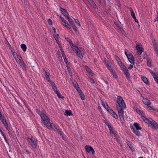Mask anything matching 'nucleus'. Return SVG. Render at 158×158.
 Masks as SVG:
<instances>
[{
    "mask_svg": "<svg viewBox=\"0 0 158 158\" xmlns=\"http://www.w3.org/2000/svg\"><path fill=\"white\" fill-rule=\"evenodd\" d=\"M117 102L118 103L117 108L118 111V115L121 123H124L123 110L126 107V106L122 97L120 96H118L117 98Z\"/></svg>",
    "mask_w": 158,
    "mask_h": 158,
    "instance_id": "1",
    "label": "nucleus"
},
{
    "mask_svg": "<svg viewBox=\"0 0 158 158\" xmlns=\"http://www.w3.org/2000/svg\"><path fill=\"white\" fill-rule=\"evenodd\" d=\"M13 57L16 62L21 66L22 69L24 71L26 70V65L23 60L20 54H17L16 53L13 52H12Z\"/></svg>",
    "mask_w": 158,
    "mask_h": 158,
    "instance_id": "2",
    "label": "nucleus"
},
{
    "mask_svg": "<svg viewBox=\"0 0 158 158\" xmlns=\"http://www.w3.org/2000/svg\"><path fill=\"white\" fill-rule=\"evenodd\" d=\"M70 45L73 50L76 52V53L77 56L81 59H82L83 56L80 50L73 43H71V44Z\"/></svg>",
    "mask_w": 158,
    "mask_h": 158,
    "instance_id": "3",
    "label": "nucleus"
},
{
    "mask_svg": "<svg viewBox=\"0 0 158 158\" xmlns=\"http://www.w3.org/2000/svg\"><path fill=\"white\" fill-rule=\"evenodd\" d=\"M127 50L125 49V54L129 62L132 64H134V59L132 54L130 52H127Z\"/></svg>",
    "mask_w": 158,
    "mask_h": 158,
    "instance_id": "4",
    "label": "nucleus"
},
{
    "mask_svg": "<svg viewBox=\"0 0 158 158\" xmlns=\"http://www.w3.org/2000/svg\"><path fill=\"white\" fill-rule=\"evenodd\" d=\"M28 141L30 145L33 148H36L37 143V140L33 137L28 138Z\"/></svg>",
    "mask_w": 158,
    "mask_h": 158,
    "instance_id": "5",
    "label": "nucleus"
},
{
    "mask_svg": "<svg viewBox=\"0 0 158 158\" xmlns=\"http://www.w3.org/2000/svg\"><path fill=\"white\" fill-rule=\"evenodd\" d=\"M46 126L49 129H52L54 130H55L56 131V132L58 133L59 134H60V132L55 125L52 123L51 124L50 122Z\"/></svg>",
    "mask_w": 158,
    "mask_h": 158,
    "instance_id": "6",
    "label": "nucleus"
},
{
    "mask_svg": "<svg viewBox=\"0 0 158 158\" xmlns=\"http://www.w3.org/2000/svg\"><path fill=\"white\" fill-rule=\"evenodd\" d=\"M40 117L42 120L43 123L46 126L49 123L50 119L45 114H43Z\"/></svg>",
    "mask_w": 158,
    "mask_h": 158,
    "instance_id": "7",
    "label": "nucleus"
},
{
    "mask_svg": "<svg viewBox=\"0 0 158 158\" xmlns=\"http://www.w3.org/2000/svg\"><path fill=\"white\" fill-rule=\"evenodd\" d=\"M146 123L150 124L152 127L153 129H156L158 127V124L151 119H149L148 122Z\"/></svg>",
    "mask_w": 158,
    "mask_h": 158,
    "instance_id": "8",
    "label": "nucleus"
},
{
    "mask_svg": "<svg viewBox=\"0 0 158 158\" xmlns=\"http://www.w3.org/2000/svg\"><path fill=\"white\" fill-rule=\"evenodd\" d=\"M122 69L128 81L130 80V75L127 68L126 67H124V68Z\"/></svg>",
    "mask_w": 158,
    "mask_h": 158,
    "instance_id": "9",
    "label": "nucleus"
},
{
    "mask_svg": "<svg viewBox=\"0 0 158 158\" xmlns=\"http://www.w3.org/2000/svg\"><path fill=\"white\" fill-rule=\"evenodd\" d=\"M136 48L137 50V53L139 55L141 54L142 52L143 51V48L141 47L140 44H136Z\"/></svg>",
    "mask_w": 158,
    "mask_h": 158,
    "instance_id": "10",
    "label": "nucleus"
},
{
    "mask_svg": "<svg viewBox=\"0 0 158 158\" xmlns=\"http://www.w3.org/2000/svg\"><path fill=\"white\" fill-rule=\"evenodd\" d=\"M109 130L110 134L112 136H114V137H115L118 135V132L115 131L113 127H111L110 125Z\"/></svg>",
    "mask_w": 158,
    "mask_h": 158,
    "instance_id": "11",
    "label": "nucleus"
},
{
    "mask_svg": "<svg viewBox=\"0 0 158 158\" xmlns=\"http://www.w3.org/2000/svg\"><path fill=\"white\" fill-rule=\"evenodd\" d=\"M0 119L3 124L4 125V126L6 128L7 130H9V128L8 125L7 123L6 122V119L5 118V117L3 116V117L0 118Z\"/></svg>",
    "mask_w": 158,
    "mask_h": 158,
    "instance_id": "12",
    "label": "nucleus"
},
{
    "mask_svg": "<svg viewBox=\"0 0 158 158\" xmlns=\"http://www.w3.org/2000/svg\"><path fill=\"white\" fill-rule=\"evenodd\" d=\"M85 148L86 152L88 153H89L91 151L93 154H94L95 153L93 148L91 146L86 145L85 147Z\"/></svg>",
    "mask_w": 158,
    "mask_h": 158,
    "instance_id": "13",
    "label": "nucleus"
},
{
    "mask_svg": "<svg viewBox=\"0 0 158 158\" xmlns=\"http://www.w3.org/2000/svg\"><path fill=\"white\" fill-rule=\"evenodd\" d=\"M115 58L118 64L121 67V69L124 68V67H125L122 63L120 58L117 56H115Z\"/></svg>",
    "mask_w": 158,
    "mask_h": 158,
    "instance_id": "14",
    "label": "nucleus"
},
{
    "mask_svg": "<svg viewBox=\"0 0 158 158\" xmlns=\"http://www.w3.org/2000/svg\"><path fill=\"white\" fill-rule=\"evenodd\" d=\"M109 114L114 118L117 119L118 118L117 114L112 109L109 108Z\"/></svg>",
    "mask_w": 158,
    "mask_h": 158,
    "instance_id": "15",
    "label": "nucleus"
},
{
    "mask_svg": "<svg viewBox=\"0 0 158 158\" xmlns=\"http://www.w3.org/2000/svg\"><path fill=\"white\" fill-rule=\"evenodd\" d=\"M109 70L110 71L113 77L117 79L118 76L115 71L112 68L109 69Z\"/></svg>",
    "mask_w": 158,
    "mask_h": 158,
    "instance_id": "16",
    "label": "nucleus"
},
{
    "mask_svg": "<svg viewBox=\"0 0 158 158\" xmlns=\"http://www.w3.org/2000/svg\"><path fill=\"white\" fill-rule=\"evenodd\" d=\"M141 97L143 98L142 101L144 104L147 106H148L151 105V103L148 99L144 98L142 96H141Z\"/></svg>",
    "mask_w": 158,
    "mask_h": 158,
    "instance_id": "17",
    "label": "nucleus"
},
{
    "mask_svg": "<svg viewBox=\"0 0 158 158\" xmlns=\"http://www.w3.org/2000/svg\"><path fill=\"white\" fill-rule=\"evenodd\" d=\"M43 71L45 73V77H46V80L48 81H50V74L49 72L46 71L44 69H43Z\"/></svg>",
    "mask_w": 158,
    "mask_h": 158,
    "instance_id": "18",
    "label": "nucleus"
},
{
    "mask_svg": "<svg viewBox=\"0 0 158 158\" xmlns=\"http://www.w3.org/2000/svg\"><path fill=\"white\" fill-rule=\"evenodd\" d=\"M60 10L61 12L66 18L67 17H68V16H69V14L67 13L66 10L65 9L61 8L60 9Z\"/></svg>",
    "mask_w": 158,
    "mask_h": 158,
    "instance_id": "19",
    "label": "nucleus"
},
{
    "mask_svg": "<svg viewBox=\"0 0 158 158\" xmlns=\"http://www.w3.org/2000/svg\"><path fill=\"white\" fill-rule=\"evenodd\" d=\"M131 128L133 132L138 137L140 136L141 135V134L140 132L138 131V130H136L133 127V126H131Z\"/></svg>",
    "mask_w": 158,
    "mask_h": 158,
    "instance_id": "20",
    "label": "nucleus"
},
{
    "mask_svg": "<svg viewBox=\"0 0 158 158\" xmlns=\"http://www.w3.org/2000/svg\"><path fill=\"white\" fill-rule=\"evenodd\" d=\"M48 82L50 83L53 89L54 92H55L57 90L56 87V86L54 82H52V81H48Z\"/></svg>",
    "mask_w": 158,
    "mask_h": 158,
    "instance_id": "21",
    "label": "nucleus"
},
{
    "mask_svg": "<svg viewBox=\"0 0 158 158\" xmlns=\"http://www.w3.org/2000/svg\"><path fill=\"white\" fill-rule=\"evenodd\" d=\"M152 43L154 46V49L156 52H157V50L158 51V47L157 45L156 40L153 39L152 40Z\"/></svg>",
    "mask_w": 158,
    "mask_h": 158,
    "instance_id": "22",
    "label": "nucleus"
},
{
    "mask_svg": "<svg viewBox=\"0 0 158 158\" xmlns=\"http://www.w3.org/2000/svg\"><path fill=\"white\" fill-rule=\"evenodd\" d=\"M73 83L74 87L76 89L77 91H80L81 89L77 82L75 81H74L73 82Z\"/></svg>",
    "mask_w": 158,
    "mask_h": 158,
    "instance_id": "23",
    "label": "nucleus"
},
{
    "mask_svg": "<svg viewBox=\"0 0 158 158\" xmlns=\"http://www.w3.org/2000/svg\"><path fill=\"white\" fill-rule=\"evenodd\" d=\"M130 11L131 16L134 19L135 21L136 22L138 23V21L136 18L135 14L132 9L130 10Z\"/></svg>",
    "mask_w": 158,
    "mask_h": 158,
    "instance_id": "24",
    "label": "nucleus"
},
{
    "mask_svg": "<svg viewBox=\"0 0 158 158\" xmlns=\"http://www.w3.org/2000/svg\"><path fill=\"white\" fill-rule=\"evenodd\" d=\"M115 137L116 138V140L119 143L120 146L121 147L123 146V143H122L121 138L118 135Z\"/></svg>",
    "mask_w": 158,
    "mask_h": 158,
    "instance_id": "25",
    "label": "nucleus"
},
{
    "mask_svg": "<svg viewBox=\"0 0 158 158\" xmlns=\"http://www.w3.org/2000/svg\"><path fill=\"white\" fill-rule=\"evenodd\" d=\"M62 24L68 29H69L71 28L70 26L66 20L63 23L62 22Z\"/></svg>",
    "mask_w": 158,
    "mask_h": 158,
    "instance_id": "26",
    "label": "nucleus"
},
{
    "mask_svg": "<svg viewBox=\"0 0 158 158\" xmlns=\"http://www.w3.org/2000/svg\"><path fill=\"white\" fill-rule=\"evenodd\" d=\"M140 115H141L142 118L143 120L146 123L148 122V121L149 119H148L145 117V114L143 113H142Z\"/></svg>",
    "mask_w": 158,
    "mask_h": 158,
    "instance_id": "27",
    "label": "nucleus"
},
{
    "mask_svg": "<svg viewBox=\"0 0 158 158\" xmlns=\"http://www.w3.org/2000/svg\"><path fill=\"white\" fill-rule=\"evenodd\" d=\"M81 97V99L82 100H84L85 99V97L84 95L83 94L82 91L81 90H80V91H77Z\"/></svg>",
    "mask_w": 158,
    "mask_h": 158,
    "instance_id": "28",
    "label": "nucleus"
},
{
    "mask_svg": "<svg viewBox=\"0 0 158 158\" xmlns=\"http://www.w3.org/2000/svg\"><path fill=\"white\" fill-rule=\"evenodd\" d=\"M102 105L108 111H109V106L107 103L106 102H102Z\"/></svg>",
    "mask_w": 158,
    "mask_h": 158,
    "instance_id": "29",
    "label": "nucleus"
},
{
    "mask_svg": "<svg viewBox=\"0 0 158 158\" xmlns=\"http://www.w3.org/2000/svg\"><path fill=\"white\" fill-rule=\"evenodd\" d=\"M54 92L57 94V96L59 98L61 99H63L64 98V97L61 95L58 90H57Z\"/></svg>",
    "mask_w": 158,
    "mask_h": 158,
    "instance_id": "30",
    "label": "nucleus"
},
{
    "mask_svg": "<svg viewBox=\"0 0 158 158\" xmlns=\"http://www.w3.org/2000/svg\"><path fill=\"white\" fill-rule=\"evenodd\" d=\"M141 79L144 83L147 84H149V83L147 79L145 77H142Z\"/></svg>",
    "mask_w": 158,
    "mask_h": 158,
    "instance_id": "31",
    "label": "nucleus"
},
{
    "mask_svg": "<svg viewBox=\"0 0 158 158\" xmlns=\"http://www.w3.org/2000/svg\"><path fill=\"white\" fill-rule=\"evenodd\" d=\"M134 126L135 127L136 130H140L141 128L139 126L138 124L137 123H135L134 124Z\"/></svg>",
    "mask_w": 158,
    "mask_h": 158,
    "instance_id": "32",
    "label": "nucleus"
},
{
    "mask_svg": "<svg viewBox=\"0 0 158 158\" xmlns=\"http://www.w3.org/2000/svg\"><path fill=\"white\" fill-rule=\"evenodd\" d=\"M21 47L23 51L25 52L26 51L27 49V46L26 45L24 44H22L21 45Z\"/></svg>",
    "mask_w": 158,
    "mask_h": 158,
    "instance_id": "33",
    "label": "nucleus"
},
{
    "mask_svg": "<svg viewBox=\"0 0 158 158\" xmlns=\"http://www.w3.org/2000/svg\"><path fill=\"white\" fill-rule=\"evenodd\" d=\"M147 64L150 67L152 66V61L150 59L148 58L147 59Z\"/></svg>",
    "mask_w": 158,
    "mask_h": 158,
    "instance_id": "34",
    "label": "nucleus"
},
{
    "mask_svg": "<svg viewBox=\"0 0 158 158\" xmlns=\"http://www.w3.org/2000/svg\"><path fill=\"white\" fill-rule=\"evenodd\" d=\"M65 113L64 114V115H70L72 114V112L70 110H66L65 111Z\"/></svg>",
    "mask_w": 158,
    "mask_h": 158,
    "instance_id": "35",
    "label": "nucleus"
},
{
    "mask_svg": "<svg viewBox=\"0 0 158 158\" xmlns=\"http://www.w3.org/2000/svg\"><path fill=\"white\" fill-rule=\"evenodd\" d=\"M67 18L68 19L69 23H70L72 25V24H74V23H73V20L72 19L70 18L69 16H68L67 17Z\"/></svg>",
    "mask_w": 158,
    "mask_h": 158,
    "instance_id": "36",
    "label": "nucleus"
},
{
    "mask_svg": "<svg viewBox=\"0 0 158 158\" xmlns=\"http://www.w3.org/2000/svg\"><path fill=\"white\" fill-rule=\"evenodd\" d=\"M103 62L104 64H105L106 66L107 67L108 69L109 68V63L108 61L106 59H105L104 60H103Z\"/></svg>",
    "mask_w": 158,
    "mask_h": 158,
    "instance_id": "37",
    "label": "nucleus"
},
{
    "mask_svg": "<svg viewBox=\"0 0 158 158\" xmlns=\"http://www.w3.org/2000/svg\"><path fill=\"white\" fill-rule=\"evenodd\" d=\"M86 68V70L88 72L89 75L91 76H92V75L93 74V73L92 72L91 70L90 69H89V68Z\"/></svg>",
    "mask_w": 158,
    "mask_h": 158,
    "instance_id": "38",
    "label": "nucleus"
},
{
    "mask_svg": "<svg viewBox=\"0 0 158 158\" xmlns=\"http://www.w3.org/2000/svg\"><path fill=\"white\" fill-rule=\"evenodd\" d=\"M72 27H73V30L76 32L77 31V27H76L75 24H72Z\"/></svg>",
    "mask_w": 158,
    "mask_h": 158,
    "instance_id": "39",
    "label": "nucleus"
},
{
    "mask_svg": "<svg viewBox=\"0 0 158 158\" xmlns=\"http://www.w3.org/2000/svg\"><path fill=\"white\" fill-rule=\"evenodd\" d=\"M53 35L56 40H58L60 38L59 35L58 34H56V35L54 34Z\"/></svg>",
    "mask_w": 158,
    "mask_h": 158,
    "instance_id": "40",
    "label": "nucleus"
},
{
    "mask_svg": "<svg viewBox=\"0 0 158 158\" xmlns=\"http://www.w3.org/2000/svg\"><path fill=\"white\" fill-rule=\"evenodd\" d=\"M89 81L91 83L94 84L95 82L94 81L93 79L89 77L88 78Z\"/></svg>",
    "mask_w": 158,
    "mask_h": 158,
    "instance_id": "41",
    "label": "nucleus"
},
{
    "mask_svg": "<svg viewBox=\"0 0 158 158\" xmlns=\"http://www.w3.org/2000/svg\"><path fill=\"white\" fill-rule=\"evenodd\" d=\"M128 146L132 152H134L135 151V150L131 144H130L128 145Z\"/></svg>",
    "mask_w": 158,
    "mask_h": 158,
    "instance_id": "42",
    "label": "nucleus"
},
{
    "mask_svg": "<svg viewBox=\"0 0 158 158\" xmlns=\"http://www.w3.org/2000/svg\"><path fill=\"white\" fill-rule=\"evenodd\" d=\"M118 29L120 31V32L123 34L125 33V31L123 29L120 27H118Z\"/></svg>",
    "mask_w": 158,
    "mask_h": 158,
    "instance_id": "43",
    "label": "nucleus"
},
{
    "mask_svg": "<svg viewBox=\"0 0 158 158\" xmlns=\"http://www.w3.org/2000/svg\"><path fill=\"white\" fill-rule=\"evenodd\" d=\"M36 112H37V113L39 114L40 116H41L43 114L42 112L41 111H40V110H39L36 109Z\"/></svg>",
    "mask_w": 158,
    "mask_h": 158,
    "instance_id": "44",
    "label": "nucleus"
},
{
    "mask_svg": "<svg viewBox=\"0 0 158 158\" xmlns=\"http://www.w3.org/2000/svg\"><path fill=\"white\" fill-rule=\"evenodd\" d=\"M65 40L66 41H67L69 43L70 45L71 44V43H73L71 40H70L69 39V38H65Z\"/></svg>",
    "mask_w": 158,
    "mask_h": 158,
    "instance_id": "45",
    "label": "nucleus"
},
{
    "mask_svg": "<svg viewBox=\"0 0 158 158\" xmlns=\"http://www.w3.org/2000/svg\"><path fill=\"white\" fill-rule=\"evenodd\" d=\"M116 2L117 3V5L118 6V7H120L121 6V4L119 0H115Z\"/></svg>",
    "mask_w": 158,
    "mask_h": 158,
    "instance_id": "46",
    "label": "nucleus"
},
{
    "mask_svg": "<svg viewBox=\"0 0 158 158\" xmlns=\"http://www.w3.org/2000/svg\"><path fill=\"white\" fill-rule=\"evenodd\" d=\"M74 20L76 23H77L79 26H81L80 23L78 19H75Z\"/></svg>",
    "mask_w": 158,
    "mask_h": 158,
    "instance_id": "47",
    "label": "nucleus"
},
{
    "mask_svg": "<svg viewBox=\"0 0 158 158\" xmlns=\"http://www.w3.org/2000/svg\"><path fill=\"white\" fill-rule=\"evenodd\" d=\"M1 134V135H2L3 136V138H4V139L5 140V141L6 142H7V139H6V136H5V135L3 133H2V134Z\"/></svg>",
    "mask_w": 158,
    "mask_h": 158,
    "instance_id": "48",
    "label": "nucleus"
},
{
    "mask_svg": "<svg viewBox=\"0 0 158 158\" xmlns=\"http://www.w3.org/2000/svg\"><path fill=\"white\" fill-rule=\"evenodd\" d=\"M56 40L57 43L58 44V45L59 46V48H61V47H62V46H61V44H60L59 41L58 40Z\"/></svg>",
    "mask_w": 158,
    "mask_h": 158,
    "instance_id": "49",
    "label": "nucleus"
},
{
    "mask_svg": "<svg viewBox=\"0 0 158 158\" xmlns=\"http://www.w3.org/2000/svg\"><path fill=\"white\" fill-rule=\"evenodd\" d=\"M148 108L149 110H155V109H154L153 108H152V107H151L150 106H148Z\"/></svg>",
    "mask_w": 158,
    "mask_h": 158,
    "instance_id": "50",
    "label": "nucleus"
},
{
    "mask_svg": "<svg viewBox=\"0 0 158 158\" xmlns=\"http://www.w3.org/2000/svg\"><path fill=\"white\" fill-rule=\"evenodd\" d=\"M150 72L152 74V75L153 76H154V75H156L155 72L152 71H150Z\"/></svg>",
    "mask_w": 158,
    "mask_h": 158,
    "instance_id": "51",
    "label": "nucleus"
},
{
    "mask_svg": "<svg viewBox=\"0 0 158 158\" xmlns=\"http://www.w3.org/2000/svg\"><path fill=\"white\" fill-rule=\"evenodd\" d=\"M48 23L50 25H52V21L50 19H48Z\"/></svg>",
    "mask_w": 158,
    "mask_h": 158,
    "instance_id": "52",
    "label": "nucleus"
},
{
    "mask_svg": "<svg viewBox=\"0 0 158 158\" xmlns=\"http://www.w3.org/2000/svg\"><path fill=\"white\" fill-rule=\"evenodd\" d=\"M60 18L61 19V20L62 23V22L63 23V22H64L65 21V20H64V19L63 17H61V16H60Z\"/></svg>",
    "mask_w": 158,
    "mask_h": 158,
    "instance_id": "53",
    "label": "nucleus"
},
{
    "mask_svg": "<svg viewBox=\"0 0 158 158\" xmlns=\"http://www.w3.org/2000/svg\"><path fill=\"white\" fill-rule=\"evenodd\" d=\"M153 77L155 81L158 79V77L156 75H154V76H153Z\"/></svg>",
    "mask_w": 158,
    "mask_h": 158,
    "instance_id": "54",
    "label": "nucleus"
},
{
    "mask_svg": "<svg viewBox=\"0 0 158 158\" xmlns=\"http://www.w3.org/2000/svg\"><path fill=\"white\" fill-rule=\"evenodd\" d=\"M62 57H63V58L64 59V60H65V59H66V56H65V54L63 53V54H62Z\"/></svg>",
    "mask_w": 158,
    "mask_h": 158,
    "instance_id": "55",
    "label": "nucleus"
},
{
    "mask_svg": "<svg viewBox=\"0 0 158 158\" xmlns=\"http://www.w3.org/2000/svg\"><path fill=\"white\" fill-rule=\"evenodd\" d=\"M60 48V50L62 54H63V53L64 54V51H63V50L62 49V47Z\"/></svg>",
    "mask_w": 158,
    "mask_h": 158,
    "instance_id": "56",
    "label": "nucleus"
},
{
    "mask_svg": "<svg viewBox=\"0 0 158 158\" xmlns=\"http://www.w3.org/2000/svg\"><path fill=\"white\" fill-rule=\"evenodd\" d=\"M133 67V66L132 64H130V65H129V67H128V68L129 69H131Z\"/></svg>",
    "mask_w": 158,
    "mask_h": 158,
    "instance_id": "57",
    "label": "nucleus"
},
{
    "mask_svg": "<svg viewBox=\"0 0 158 158\" xmlns=\"http://www.w3.org/2000/svg\"><path fill=\"white\" fill-rule=\"evenodd\" d=\"M89 2L92 5L93 4V3H95L93 0H91V1H89Z\"/></svg>",
    "mask_w": 158,
    "mask_h": 158,
    "instance_id": "58",
    "label": "nucleus"
},
{
    "mask_svg": "<svg viewBox=\"0 0 158 158\" xmlns=\"http://www.w3.org/2000/svg\"><path fill=\"white\" fill-rule=\"evenodd\" d=\"M89 2L92 5L93 4V3H95L93 0H91V1H89Z\"/></svg>",
    "mask_w": 158,
    "mask_h": 158,
    "instance_id": "59",
    "label": "nucleus"
},
{
    "mask_svg": "<svg viewBox=\"0 0 158 158\" xmlns=\"http://www.w3.org/2000/svg\"><path fill=\"white\" fill-rule=\"evenodd\" d=\"M98 110L101 113L102 112V109H101V107L99 106H98Z\"/></svg>",
    "mask_w": 158,
    "mask_h": 158,
    "instance_id": "60",
    "label": "nucleus"
},
{
    "mask_svg": "<svg viewBox=\"0 0 158 158\" xmlns=\"http://www.w3.org/2000/svg\"><path fill=\"white\" fill-rule=\"evenodd\" d=\"M92 6L94 8H96V6L95 3H93V4L92 5Z\"/></svg>",
    "mask_w": 158,
    "mask_h": 158,
    "instance_id": "61",
    "label": "nucleus"
},
{
    "mask_svg": "<svg viewBox=\"0 0 158 158\" xmlns=\"http://www.w3.org/2000/svg\"><path fill=\"white\" fill-rule=\"evenodd\" d=\"M52 29H53V32H54V33L55 34L56 33V28L55 27H52Z\"/></svg>",
    "mask_w": 158,
    "mask_h": 158,
    "instance_id": "62",
    "label": "nucleus"
},
{
    "mask_svg": "<svg viewBox=\"0 0 158 158\" xmlns=\"http://www.w3.org/2000/svg\"><path fill=\"white\" fill-rule=\"evenodd\" d=\"M138 113L140 114H141L143 113L142 111L140 110H139L137 111Z\"/></svg>",
    "mask_w": 158,
    "mask_h": 158,
    "instance_id": "63",
    "label": "nucleus"
},
{
    "mask_svg": "<svg viewBox=\"0 0 158 158\" xmlns=\"http://www.w3.org/2000/svg\"><path fill=\"white\" fill-rule=\"evenodd\" d=\"M126 143L127 145L128 146V145L130 144V142L128 140H127Z\"/></svg>",
    "mask_w": 158,
    "mask_h": 158,
    "instance_id": "64",
    "label": "nucleus"
}]
</instances>
